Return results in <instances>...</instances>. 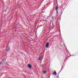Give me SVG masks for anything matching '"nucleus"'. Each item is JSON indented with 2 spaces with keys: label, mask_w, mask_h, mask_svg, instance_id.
I'll list each match as a JSON object with an SVG mask.
<instances>
[{
  "label": "nucleus",
  "mask_w": 78,
  "mask_h": 78,
  "mask_svg": "<svg viewBox=\"0 0 78 78\" xmlns=\"http://www.w3.org/2000/svg\"><path fill=\"white\" fill-rule=\"evenodd\" d=\"M56 13L57 14H58V11H56Z\"/></svg>",
  "instance_id": "nucleus-7"
},
{
  "label": "nucleus",
  "mask_w": 78,
  "mask_h": 78,
  "mask_svg": "<svg viewBox=\"0 0 78 78\" xmlns=\"http://www.w3.org/2000/svg\"><path fill=\"white\" fill-rule=\"evenodd\" d=\"M7 51H8V50H10V48H9V47H8L7 48Z\"/></svg>",
  "instance_id": "nucleus-4"
},
{
  "label": "nucleus",
  "mask_w": 78,
  "mask_h": 78,
  "mask_svg": "<svg viewBox=\"0 0 78 78\" xmlns=\"http://www.w3.org/2000/svg\"><path fill=\"white\" fill-rule=\"evenodd\" d=\"M2 64V63H0V64Z\"/></svg>",
  "instance_id": "nucleus-10"
},
{
  "label": "nucleus",
  "mask_w": 78,
  "mask_h": 78,
  "mask_svg": "<svg viewBox=\"0 0 78 78\" xmlns=\"http://www.w3.org/2000/svg\"><path fill=\"white\" fill-rule=\"evenodd\" d=\"M53 74L54 75H56V72L55 71V72H54L53 73Z\"/></svg>",
  "instance_id": "nucleus-5"
},
{
  "label": "nucleus",
  "mask_w": 78,
  "mask_h": 78,
  "mask_svg": "<svg viewBox=\"0 0 78 78\" xmlns=\"http://www.w3.org/2000/svg\"><path fill=\"white\" fill-rule=\"evenodd\" d=\"M58 9V8H56V10H57Z\"/></svg>",
  "instance_id": "nucleus-9"
},
{
  "label": "nucleus",
  "mask_w": 78,
  "mask_h": 78,
  "mask_svg": "<svg viewBox=\"0 0 78 78\" xmlns=\"http://www.w3.org/2000/svg\"><path fill=\"white\" fill-rule=\"evenodd\" d=\"M43 73L45 74V73H47V71H43Z\"/></svg>",
  "instance_id": "nucleus-3"
},
{
  "label": "nucleus",
  "mask_w": 78,
  "mask_h": 78,
  "mask_svg": "<svg viewBox=\"0 0 78 78\" xmlns=\"http://www.w3.org/2000/svg\"><path fill=\"white\" fill-rule=\"evenodd\" d=\"M54 19V17L53 16H52V20H53Z\"/></svg>",
  "instance_id": "nucleus-6"
},
{
  "label": "nucleus",
  "mask_w": 78,
  "mask_h": 78,
  "mask_svg": "<svg viewBox=\"0 0 78 78\" xmlns=\"http://www.w3.org/2000/svg\"><path fill=\"white\" fill-rule=\"evenodd\" d=\"M28 67H29V68H30V69H31V65L30 64H28Z\"/></svg>",
  "instance_id": "nucleus-2"
},
{
  "label": "nucleus",
  "mask_w": 78,
  "mask_h": 78,
  "mask_svg": "<svg viewBox=\"0 0 78 78\" xmlns=\"http://www.w3.org/2000/svg\"><path fill=\"white\" fill-rule=\"evenodd\" d=\"M38 61H40V60H41V59H38Z\"/></svg>",
  "instance_id": "nucleus-8"
},
{
  "label": "nucleus",
  "mask_w": 78,
  "mask_h": 78,
  "mask_svg": "<svg viewBox=\"0 0 78 78\" xmlns=\"http://www.w3.org/2000/svg\"><path fill=\"white\" fill-rule=\"evenodd\" d=\"M48 45H49V43H47L45 45L46 47L47 48L48 47Z\"/></svg>",
  "instance_id": "nucleus-1"
}]
</instances>
